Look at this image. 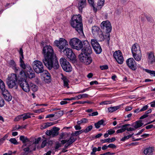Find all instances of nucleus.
<instances>
[{
	"instance_id": "f257e3e1",
	"label": "nucleus",
	"mask_w": 155,
	"mask_h": 155,
	"mask_svg": "<svg viewBox=\"0 0 155 155\" xmlns=\"http://www.w3.org/2000/svg\"><path fill=\"white\" fill-rule=\"evenodd\" d=\"M42 53L44 56L42 62L49 70L52 68L58 69L59 67L58 58L54 53L52 47L50 45H46L43 48Z\"/></svg>"
},
{
	"instance_id": "f03ea898",
	"label": "nucleus",
	"mask_w": 155,
	"mask_h": 155,
	"mask_svg": "<svg viewBox=\"0 0 155 155\" xmlns=\"http://www.w3.org/2000/svg\"><path fill=\"white\" fill-rule=\"evenodd\" d=\"M83 45L81 53L79 55L78 58L80 61L85 64L89 65L92 62V60L90 55L92 53V49L87 40L83 42Z\"/></svg>"
},
{
	"instance_id": "7ed1b4c3",
	"label": "nucleus",
	"mask_w": 155,
	"mask_h": 155,
	"mask_svg": "<svg viewBox=\"0 0 155 155\" xmlns=\"http://www.w3.org/2000/svg\"><path fill=\"white\" fill-rule=\"evenodd\" d=\"M82 18L80 15H74L71 18V26L81 35L84 34Z\"/></svg>"
},
{
	"instance_id": "20e7f679",
	"label": "nucleus",
	"mask_w": 155,
	"mask_h": 155,
	"mask_svg": "<svg viewBox=\"0 0 155 155\" xmlns=\"http://www.w3.org/2000/svg\"><path fill=\"white\" fill-rule=\"evenodd\" d=\"M20 66L23 69H25V72L27 73V77L30 79L35 77V74L31 66L28 64H25L24 61L20 58Z\"/></svg>"
},
{
	"instance_id": "39448f33",
	"label": "nucleus",
	"mask_w": 155,
	"mask_h": 155,
	"mask_svg": "<svg viewBox=\"0 0 155 155\" xmlns=\"http://www.w3.org/2000/svg\"><path fill=\"white\" fill-rule=\"evenodd\" d=\"M69 44L71 48L78 50H80L83 47L82 41L77 38H73L70 39Z\"/></svg>"
},
{
	"instance_id": "423d86ee",
	"label": "nucleus",
	"mask_w": 155,
	"mask_h": 155,
	"mask_svg": "<svg viewBox=\"0 0 155 155\" xmlns=\"http://www.w3.org/2000/svg\"><path fill=\"white\" fill-rule=\"evenodd\" d=\"M18 77L16 74L12 73L9 75L6 79V83L9 88H12L16 86Z\"/></svg>"
},
{
	"instance_id": "0eeeda50",
	"label": "nucleus",
	"mask_w": 155,
	"mask_h": 155,
	"mask_svg": "<svg viewBox=\"0 0 155 155\" xmlns=\"http://www.w3.org/2000/svg\"><path fill=\"white\" fill-rule=\"evenodd\" d=\"M32 66L34 70L37 74L42 73L45 71L42 62L39 61H34L33 63Z\"/></svg>"
},
{
	"instance_id": "6e6552de",
	"label": "nucleus",
	"mask_w": 155,
	"mask_h": 155,
	"mask_svg": "<svg viewBox=\"0 0 155 155\" xmlns=\"http://www.w3.org/2000/svg\"><path fill=\"white\" fill-rule=\"evenodd\" d=\"M60 62L63 70L66 72H70L72 70V67L70 63L66 59L61 58L60 59Z\"/></svg>"
},
{
	"instance_id": "1a4fd4ad",
	"label": "nucleus",
	"mask_w": 155,
	"mask_h": 155,
	"mask_svg": "<svg viewBox=\"0 0 155 155\" xmlns=\"http://www.w3.org/2000/svg\"><path fill=\"white\" fill-rule=\"evenodd\" d=\"M54 45L57 47L61 51L67 48L68 45L67 41L64 39L62 38H60L59 40H56L54 42Z\"/></svg>"
},
{
	"instance_id": "9d476101",
	"label": "nucleus",
	"mask_w": 155,
	"mask_h": 155,
	"mask_svg": "<svg viewBox=\"0 0 155 155\" xmlns=\"http://www.w3.org/2000/svg\"><path fill=\"white\" fill-rule=\"evenodd\" d=\"M101 28L107 33L111 32L112 27L111 24L109 21L107 20L103 21L101 24Z\"/></svg>"
},
{
	"instance_id": "9b49d317",
	"label": "nucleus",
	"mask_w": 155,
	"mask_h": 155,
	"mask_svg": "<svg viewBox=\"0 0 155 155\" xmlns=\"http://www.w3.org/2000/svg\"><path fill=\"white\" fill-rule=\"evenodd\" d=\"M113 56L114 58L118 64H122L123 63L124 59L121 51L120 50L116 51L114 53Z\"/></svg>"
},
{
	"instance_id": "f8f14e48",
	"label": "nucleus",
	"mask_w": 155,
	"mask_h": 155,
	"mask_svg": "<svg viewBox=\"0 0 155 155\" xmlns=\"http://www.w3.org/2000/svg\"><path fill=\"white\" fill-rule=\"evenodd\" d=\"M63 52L68 58L71 60H74L75 59V55L72 50L68 48H65Z\"/></svg>"
},
{
	"instance_id": "ddd939ff",
	"label": "nucleus",
	"mask_w": 155,
	"mask_h": 155,
	"mask_svg": "<svg viewBox=\"0 0 155 155\" xmlns=\"http://www.w3.org/2000/svg\"><path fill=\"white\" fill-rule=\"evenodd\" d=\"M126 64L128 67L133 71L136 70V64L133 58H128L126 61Z\"/></svg>"
},
{
	"instance_id": "4468645a",
	"label": "nucleus",
	"mask_w": 155,
	"mask_h": 155,
	"mask_svg": "<svg viewBox=\"0 0 155 155\" xmlns=\"http://www.w3.org/2000/svg\"><path fill=\"white\" fill-rule=\"evenodd\" d=\"M19 84L22 90L26 92L30 91V84H28L27 80L19 81Z\"/></svg>"
},
{
	"instance_id": "2eb2a0df",
	"label": "nucleus",
	"mask_w": 155,
	"mask_h": 155,
	"mask_svg": "<svg viewBox=\"0 0 155 155\" xmlns=\"http://www.w3.org/2000/svg\"><path fill=\"white\" fill-rule=\"evenodd\" d=\"M60 129L56 127H54L52 129L50 130H47L45 132V134L48 136H51L54 137L57 136L58 134V131Z\"/></svg>"
},
{
	"instance_id": "dca6fc26",
	"label": "nucleus",
	"mask_w": 155,
	"mask_h": 155,
	"mask_svg": "<svg viewBox=\"0 0 155 155\" xmlns=\"http://www.w3.org/2000/svg\"><path fill=\"white\" fill-rule=\"evenodd\" d=\"M42 75L44 78V81L47 83H50L51 81V76L48 72L45 70L43 72Z\"/></svg>"
},
{
	"instance_id": "f3484780",
	"label": "nucleus",
	"mask_w": 155,
	"mask_h": 155,
	"mask_svg": "<svg viewBox=\"0 0 155 155\" xmlns=\"http://www.w3.org/2000/svg\"><path fill=\"white\" fill-rule=\"evenodd\" d=\"M19 77L20 78V79L19 80V81H26L27 77V73L25 71L21 70L20 71Z\"/></svg>"
},
{
	"instance_id": "a211bd4d",
	"label": "nucleus",
	"mask_w": 155,
	"mask_h": 155,
	"mask_svg": "<svg viewBox=\"0 0 155 155\" xmlns=\"http://www.w3.org/2000/svg\"><path fill=\"white\" fill-rule=\"evenodd\" d=\"M132 54L141 52L140 47L137 44H135L132 46L131 48Z\"/></svg>"
},
{
	"instance_id": "6ab92c4d",
	"label": "nucleus",
	"mask_w": 155,
	"mask_h": 155,
	"mask_svg": "<svg viewBox=\"0 0 155 155\" xmlns=\"http://www.w3.org/2000/svg\"><path fill=\"white\" fill-rule=\"evenodd\" d=\"M86 5V0H79L78 3V8L80 11H82L83 8L85 7Z\"/></svg>"
},
{
	"instance_id": "aec40b11",
	"label": "nucleus",
	"mask_w": 155,
	"mask_h": 155,
	"mask_svg": "<svg viewBox=\"0 0 155 155\" xmlns=\"http://www.w3.org/2000/svg\"><path fill=\"white\" fill-rule=\"evenodd\" d=\"M92 32L94 36L98 35L99 33L101 31L99 28L97 26H94L91 28Z\"/></svg>"
},
{
	"instance_id": "412c9836",
	"label": "nucleus",
	"mask_w": 155,
	"mask_h": 155,
	"mask_svg": "<svg viewBox=\"0 0 155 155\" xmlns=\"http://www.w3.org/2000/svg\"><path fill=\"white\" fill-rule=\"evenodd\" d=\"M10 66L14 69L15 72L18 71L19 68L16 67V65L15 61L13 60H11L8 62Z\"/></svg>"
},
{
	"instance_id": "4be33fe9",
	"label": "nucleus",
	"mask_w": 155,
	"mask_h": 155,
	"mask_svg": "<svg viewBox=\"0 0 155 155\" xmlns=\"http://www.w3.org/2000/svg\"><path fill=\"white\" fill-rule=\"evenodd\" d=\"M154 150L153 148L149 147L146 148L143 151L144 154L146 155H152Z\"/></svg>"
},
{
	"instance_id": "5701e85b",
	"label": "nucleus",
	"mask_w": 155,
	"mask_h": 155,
	"mask_svg": "<svg viewBox=\"0 0 155 155\" xmlns=\"http://www.w3.org/2000/svg\"><path fill=\"white\" fill-rule=\"evenodd\" d=\"M61 79L63 81L64 86L65 87H67V88H69V87L68 86V82H69V81L68 78L62 74Z\"/></svg>"
},
{
	"instance_id": "b1692460",
	"label": "nucleus",
	"mask_w": 155,
	"mask_h": 155,
	"mask_svg": "<svg viewBox=\"0 0 155 155\" xmlns=\"http://www.w3.org/2000/svg\"><path fill=\"white\" fill-rule=\"evenodd\" d=\"M133 57L136 61H140L142 58V54L141 52L132 54Z\"/></svg>"
},
{
	"instance_id": "393cba45",
	"label": "nucleus",
	"mask_w": 155,
	"mask_h": 155,
	"mask_svg": "<svg viewBox=\"0 0 155 155\" xmlns=\"http://www.w3.org/2000/svg\"><path fill=\"white\" fill-rule=\"evenodd\" d=\"M88 95L86 94H81L78 95L74 97H72L71 99H74V100L76 99H80L82 98H87L88 97Z\"/></svg>"
},
{
	"instance_id": "a878e982",
	"label": "nucleus",
	"mask_w": 155,
	"mask_h": 155,
	"mask_svg": "<svg viewBox=\"0 0 155 155\" xmlns=\"http://www.w3.org/2000/svg\"><path fill=\"white\" fill-rule=\"evenodd\" d=\"M130 126V124H127L122 126L121 127H119V128H121L120 129L118 130L116 132L117 134L122 133L126 130V127Z\"/></svg>"
},
{
	"instance_id": "bb28decb",
	"label": "nucleus",
	"mask_w": 155,
	"mask_h": 155,
	"mask_svg": "<svg viewBox=\"0 0 155 155\" xmlns=\"http://www.w3.org/2000/svg\"><path fill=\"white\" fill-rule=\"evenodd\" d=\"M120 106L110 107L108 108L107 110L109 112L112 113L113 112L116 111L117 110L119 109L120 107Z\"/></svg>"
},
{
	"instance_id": "cd10ccee",
	"label": "nucleus",
	"mask_w": 155,
	"mask_h": 155,
	"mask_svg": "<svg viewBox=\"0 0 155 155\" xmlns=\"http://www.w3.org/2000/svg\"><path fill=\"white\" fill-rule=\"evenodd\" d=\"M105 125V124L104 123V121L103 119L99 121L97 123L94 124V126L97 128H99L101 125L104 126Z\"/></svg>"
},
{
	"instance_id": "c85d7f7f",
	"label": "nucleus",
	"mask_w": 155,
	"mask_h": 155,
	"mask_svg": "<svg viewBox=\"0 0 155 155\" xmlns=\"http://www.w3.org/2000/svg\"><path fill=\"white\" fill-rule=\"evenodd\" d=\"M54 124L53 122H48L44 124L41 127V129H44Z\"/></svg>"
},
{
	"instance_id": "c756f323",
	"label": "nucleus",
	"mask_w": 155,
	"mask_h": 155,
	"mask_svg": "<svg viewBox=\"0 0 155 155\" xmlns=\"http://www.w3.org/2000/svg\"><path fill=\"white\" fill-rule=\"evenodd\" d=\"M91 44L93 48H94V46L96 47L100 45L97 41L96 40L94 39H91Z\"/></svg>"
},
{
	"instance_id": "7c9ffc66",
	"label": "nucleus",
	"mask_w": 155,
	"mask_h": 155,
	"mask_svg": "<svg viewBox=\"0 0 155 155\" xmlns=\"http://www.w3.org/2000/svg\"><path fill=\"white\" fill-rule=\"evenodd\" d=\"M30 89L32 91L35 92L38 90V87L35 84L31 83L30 84Z\"/></svg>"
},
{
	"instance_id": "2f4dec72",
	"label": "nucleus",
	"mask_w": 155,
	"mask_h": 155,
	"mask_svg": "<svg viewBox=\"0 0 155 155\" xmlns=\"http://www.w3.org/2000/svg\"><path fill=\"white\" fill-rule=\"evenodd\" d=\"M93 48L97 54H100L102 51V50L100 45L96 47L94 46V47Z\"/></svg>"
},
{
	"instance_id": "473e14b6",
	"label": "nucleus",
	"mask_w": 155,
	"mask_h": 155,
	"mask_svg": "<svg viewBox=\"0 0 155 155\" xmlns=\"http://www.w3.org/2000/svg\"><path fill=\"white\" fill-rule=\"evenodd\" d=\"M89 3L91 5L93 8V9L94 11L96 12L97 11V9L95 8V4L94 3V0H88Z\"/></svg>"
},
{
	"instance_id": "72a5a7b5",
	"label": "nucleus",
	"mask_w": 155,
	"mask_h": 155,
	"mask_svg": "<svg viewBox=\"0 0 155 155\" xmlns=\"http://www.w3.org/2000/svg\"><path fill=\"white\" fill-rule=\"evenodd\" d=\"M143 125V124L142 123L141 121L139 120L136 122L134 126V127L135 129L140 127Z\"/></svg>"
},
{
	"instance_id": "f704fd0d",
	"label": "nucleus",
	"mask_w": 155,
	"mask_h": 155,
	"mask_svg": "<svg viewBox=\"0 0 155 155\" xmlns=\"http://www.w3.org/2000/svg\"><path fill=\"white\" fill-rule=\"evenodd\" d=\"M20 140L24 143H26L29 141V140L26 137L24 136H21L20 137Z\"/></svg>"
},
{
	"instance_id": "c9c22d12",
	"label": "nucleus",
	"mask_w": 155,
	"mask_h": 155,
	"mask_svg": "<svg viewBox=\"0 0 155 155\" xmlns=\"http://www.w3.org/2000/svg\"><path fill=\"white\" fill-rule=\"evenodd\" d=\"M148 58L150 61L151 62H153L155 61V57L153 53L150 52L149 53L148 55Z\"/></svg>"
},
{
	"instance_id": "e433bc0d",
	"label": "nucleus",
	"mask_w": 155,
	"mask_h": 155,
	"mask_svg": "<svg viewBox=\"0 0 155 155\" xmlns=\"http://www.w3.org/2000/svg\"><path fill=\"white\" fill-rule=\"evenodd\" d=\"M31 114L29 113H25L22 115H21L22 118V119L23 120H25V119H27L28 118L31 117Z\"/></svg>"
},
{
	"instance_id": "4c0bfd02",
	"label": "nucleus",
	"mask_w": 155,
	"mask_h": 155,
	"mask_svg": "<svg viewBox=\"0 0 155 155\" xmlns=\"http://www.w3.org/2000/svg\"><path fill=\"white\" fill-rule=\"evenodd\" d=\"M76 140V138H75L74 137H71L69 139H68V141L67 142V143L69 145H70L73 142L75 141Z\"/></svg>"
},
{
	"instance_id": "58836bf2",
	"label": "nucleus",
	"mask_w": 155,
	"mask_h": 155,
	"mask_svg": "<svg viewBox=\"0 0 155 155\" xmlns=\"http://www.w3.org/2000/svg\"><path fill=\"white\" fill-rule=\"evenodd\" d=\"M145 71L146 72L150 74L151 76H155V71H151L147 69H145Z\"/></svg>"
},
{
	"instance_id": "ea45409f",
	"label": "nucleus",
	"mask_w": 155,
	"mask_h": 155,
	"mask_svg": "<svg viewBox=\"0 0 155 155\" xmlns=\"http://www.w3.org/2000/svg\"><path fill=\"white\" fill-rule=\"evenodd\" d=\"M4 97L5 100L8 101H11L12 99V96L11 95L10 93L7 95L4 96Z\"/></svg>"
},
{
	"instance_id": "a19ab883",
	"label": "nucleus",
	"mask_w": 155,
	"mask_h": 155,
	"mask_svg": "<svg viewBox=\"0 0 155 155\" xmlns=\"http://www.w3.org/2000/svg\"><path fill=\"white\" fill-rule=\"evenodd\" d=\"M2 91V94L3 95V97H4V96H5L6 95H8L9 93L8 92V91L6 90L5 88H4L3 89H2L1 90Z\"/></svg>"
},
{
	"instance_id": "79ce46f5",
	"label": "nucleus",
	"mask_w": 155,
	"mask_h": 155,
	"mask_svg": "<svg viewBox=\"0 0 155 155\" xmlns=\"http://www.w3.org/2000/svg\"><path fill=\"white\" fill-rule=\"evenodd\" d=\"M133 134H130L127 136H124L121 139V140L122 141H124L125 140L129 139L130 138L132 137V136Z\"/></svg>"
},
{
	"instance_id": "37998d69",
	"label": "nucleus",
	"mask_w": 155,
	"mask_h": 155,
	"mask_svg": "<svg viewBox=\"0 0 155 155\" xmlns=\"http://www.w3.org/2000/svg\"><path fill=\"white\" fill-rule=\"evenodd\" d=\"M98 35H99L100 40L101 41H103L104 40V37L102 32L101 31H100Z\"/></svg>"
},
{
	"instance_id": "c03bdc74",
	"label": "nucleus",
	"mask_w": 155,
	"mask_h": 155,
	"mask_svg": "<svg viewBox=\"0 0 155 155\" xmlns=\"http://www.w3.org/2000/svg\"><path fill=\"white\" fill-rule=\"evenodd\" d=\"M104 3V0H99L98 2L97 5L98 6H103Z\"/></svg>"
},
{
	"instance_id": "a18cd8bd",
	"label": "nucleus",
	"mask_w": 155,
	"mask_h": 155,
	"mask_svg": "<svg viewBox=\"0 0 155 155\" xmlns=\"http://www.w3.org/2000/svg\"><path fill=\"white\" fill-rule=\"evenodd\" d=\"M83 132H84V129L75 131V132L74 133V135L76 136H77L81 134Z\"/></svg>"
},
{
	"instance_id": "49530a36",
	"label": "nucleus",
	"mask_w": 155,
	"mask_h": 155,
	"mask_svg": "<svg viewBox=\"0 0 155 155\" xmlns=\"http://www.w3.org/2000/svg\"><path fill=\"white\" fill-rule=\"evenodd\" d=\"M5 87V86L4 82L1 79H0V89L1 90L3 89Z\"/></svg>"
},
{
	"instance_id": "de8ad7c7",
	"label": "nucleus",
	"mask_w": 155,
	"mask_h": 155,
	"mask_svg": "<svg viewBox=\"0 0 155 155\" xmlns=\"http://www.w3.org/2000/svg\"><path fill=\"white\" fill-rule=\"evenodd\" d=\"M9 141L12 143H13L15 145H17L18 144V142H17L16 139L15 138H11L10 139Z\"/></svg>"
},
{
	"instance_id": "09e8293b",
	"label": "nucleus",
	"mask_w": 155,
	"mask_h": 155,
	"mask_svg": "<svg viewBox=\"0 0 155 155\" xmlns=\"http://www.w3.org/2000/svg\"><path fill=\"white\" fill-rule=\"evenodd\" d=\"M93 128V126L92 125H90L88 126L86 128L85 130H84L85 133H87L88 132L91 131Z\"/></svg>"
},
{
	"instance_id": "8fccbe9b",
	"label": "nucleus",
	"mask_w": 155,
	"mask_h": 155,
	"mask_svg": "<svg viewBox=\"0 0 155 155\" xmlns=\"http://www.w3.org/2000/svg\"><path fill=\"white\" fill-rule=\"evenodd\" d=\"M4 104V101L2 97L0 96V107L3 106Z\"/></svg>"
},
{
	"instance_id": "3c124183",
	"label": "nucleus",
	"mask_w": 155,
	"mask_h": 155,
	"mask_svg": "<svg viewBox=\"0 0 155 155\" xmlns=\"http://www.w3.org/2000/svg\"><path fill=\"white\" fill-rule=\"evenodd\" d=\"M64 114L63 111L61 110L55 113L56 115L58 117H61Z\"/></svg>"
},
{
	"instance_id": "603ef678",
	"label": "nucleus",
	"mask_w": 155,
	"mask_h": 155,
	"mask_svg": "<svg viewBox=\"0 0 155 155\" xmlns=\"http://www.w3.org/2000/svg\"><path fill=\"white\" fill-rule=\"evenodd\" d=\"M19 53L21 56V57H20V58H21V59L22 60V59L24 58V56L23 54V51L22 48H20Z\"/></svg>"
},
{
	"instance_id": "864d4df0",
	"label": "nucleus",
	"mask_w": 155,
	"mask_h": 155,
	"mask_svg": "<svg viewBox=\"0 0 155 155\" xmlns=\"http://www.w3.org/2000/svg\"><path fill=\"white\" fill-rule=\"evenodd\" d=\"M21 119H22V116L21 115H19L17 117H15L14 120L15 121H18Z\"/></svg>"
},
{
	"instance_id": "5fc2aeb1",
	"label": "nucleus",
	"mask_w": 155,
	"mask_h": 155,
	"mask_svg": "<svg viewBox=\"0 0 155 155\" xmlns=\"http://www.w3.org/2000/svg\"><path fill=\"white\" fill-rule=\"evenodd\" d=\"M98 113L97 111H95L92 113L91 114H89L88 115L89 116H97L98 115Z\"/></svg>"
},
{
	"instance_id": "6e6d98bb",
	"label": "nucleus",
	"mask_w": 155,
	"mask_h": 155,
	"mask_svg": "<svg viewBox=\"0 0 155 155\" xmlns=\"http://www.w3.org/2000/svg\"><path fill=\"white\" fill-rule=\"evenodd\" d=\"M100 68L102 70H107L108 69V66L107 65H105L100 66Z\"/></svg>"
},
{
	"instance_id": "4d7b16f0",
	"label": "nucleus",
	"mask_w": 155,
	"mask_h": 155,
	"mask_svg": "<svg viewBox=\"0 0 155 155\" xmlns=\"http://www.w3.org/2000/svg\"><path fill=\"white\" fill-rule=\"evenodd\" d=\"M111 103V102L110 101H104L100 103V105H107L108 104H109Z\"/></svg>"
},
{
	"instance_id": "13d9d810",
	"label": "nucleus",
	"mask_w": 155,
	"mask_h": 155,
	"mask_svg": "<svg viewBox=\"0 0 155 155\" xmlns=\"http://www.w3.org/2000/svg\"><path fill=\"white\" fill-rule=\"evenodd\" d=\"M148 106L147 105H146L143 107L140 110V111H143L146 110L148 108Z\"/></svg>"
},
{
	"instance_id": "bf43d9fd",
	"label": "nucleus",
	"mask_w": 155,
	"mask_h": 155,
	"mask_svg": "<svg viewBox=\"0 0 155 155\" xmlns=\"http://www.w3.org/2000/svg\"><path fill=\"white\" fill-rule=\"evenodd\" d=\"M107 132L108 133V134L109 135H111L115 133V131L114 130H113L112 129H110V130H108L107 131Z\"/></svg>"
},
{
	"instance_id": "052dcab7",
	"label": "nucleus",
	"mask_w": 155,
	"mask_h": 155,
	"mask_svg": "<svg viewBox=\"0 0 155 155\" xmlns=\"http://www.w3.org/2000/svg\"><path fill=\"white\" fill-rule=\"evenodd\" d=\"M110 138H108L106 139L105 140H103L102 139L101 140V142H102V143H110Z\"/></svg>"
},
{
	"instance_id": "680f3d73",
	"label": "nucleus",
	"mask_w": 155,
	"mask_h": 155,
	"mask_svg": "<svg viewBox=\"0 0 155 155\" xmlns=\"http://www.w3.org/2000/svg\"><path fill=\"white\" fill-rule=\"evenodd\" d=\"M108 147L111 148H116V146L113 144H110L108 145Z\"/></svg>"
},
{
	"instance_id": "e2e57ef3",
	"label": "nucleus",
	"mask_w": 155,
	"mask_h": 155,
	"mask_svg": "<svg viewBox=\"0 0 155 155\" xmlns=\"http://www.w3.org/2000/svg\"><path fill=\"white\" fill-rule=\"evenodd\" d=\"M89 90V88H86L85 89H83L80 92H77L76 93L79 94V93H83L85 92V91H86Z\"/></svg>"
},
{
	"instance_id": "0e129e2a",
	"label": "nucleus",
	"mask_w": 155,
	"mask_h": 155,
	"mask_svg": "<svg viewBox=\"0 0 155 155\" xmlns=\"http://www.w3.org/2000/svg\"><path fill=\"white\" fill-rule=\"evenodd\" d=\"M47 143V142L46 140H44L43 141L41 144V147L43 148L46 145Z\"/></svg>"
},
{
	"instance_id": "69168bd1",
	"label": "nucleus",
	"mask_w": 155,
	"mask_h": 155,
	"mask_svg": "<svg viewBox=\"0 0 155 155\" xmlns=\"http://www.w3.org/2000/svg\"><path fill=\"white\" fill-rule=\"evenodd\" d=\"M61 147V144L58 143H57L56 145V146L55 148V151H56V150H57L59 147Z\"/></svg>"
},
{
	"instance_id": "338daca9",
	"label": "nucleus",
	"mask_w": 155,
	"mask_h": 155,
	"mask_svg": "<svg viewBox=\"0 0 155 155\" xmlns=\"http://www.w3.org/2000/svg\"><path fill=\"white\" fill-rule=\"evenodd\" d=\"M132 109V107L130 106H128L126 107L125 110L126 111H128L131 110Z\"/></svg>"
},
{
	"instance_id": "774afa93",
	"label": "nucleus",
	"mask_w": 155,
	"mask_h": 155,
	"mask_svg": "<svg viewBox=\"0 0 155 155\" xmlns=\"http://www.w3.org/2000/svg\"><path fill=\"white\" fill-rule=\"evenodd\" d=\"M41 139V138L40 137L38 138L37 139L35 140L34 143L35 144L38 143L40 141Z\"/></svg>"
}]
</instances>
